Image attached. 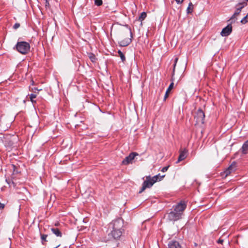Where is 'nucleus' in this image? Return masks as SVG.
I'll use <instances>...</instances> for the list:
<instances>
[{
	"instance_id": "nucleus-1",
	"label": "nucleus",
	"mask_w": 248,
	"mask_h": 248,
	"mask_svg": "<svg viewBox=\"0 0 248 248\" xmlns=\"http://www.w3.org/2000/svg\"><path fill=\"white\" fill-rule=\"evenodd\" d=\"M173 207V211L168 213V219L171 221H175L182 218L183 212L186 207V204L184 201H181Z\"/></svg>"
},
{
	"instance_id": "nucleus-2",
	"label": "nucleus",
	"mask_w": 248,
	"mask_h": 248,
	"mask_svg": "<svg viewBox=\"0 0 248 248\" xmlns=\"http://www.w3.org/2000/svg\"><path fill=\"white\" fill-rule=\"evenodd\" d=\"M22 54H27L30 50V45L25 41H18L15 46L14 49Z\"/></svg>"
},
{
	"instance_id": "nucleus-3",
	"label": "nucleus",
	"mask_w": 248,
	"mask_h": 248,
	"mask_svg": "<svg viewBox=\"0 0 248 248\" xmlns=\"http://www.w3.org/2000/svg\"><path fill=\"white\" fill-rule=\"evenodd\" d=\"M130 35V38H126L118 42V44L121 46H126L129 45L132 42V33L130 28H127L125 30L122 31V35L123 37L126 36Z\"/></svg>"
},
{
	"instance_id": "nucleus-4",
	"label": "nucleus",
	"mask_w": 248,
	"mask_h": 248,
	"mask_svg": "<svg viewBox=\"0 0 248 248\" xmlns=\"http://www.w3.org/2000/svg\"><path fill=\"white\" fill-rule=\"evenodd\" d=\"M205 114L201 108H199L196 113L195 119H196L197 124L201 123L203 124L204 123Z\"/></svg>"
},
{
	"instance_id": "nucleus-5",
	"label": "nucleus",
	"mask_w": 248,
	"mask_h": 248,
	"mask_svg": "<svg viewBox=\"0 0 248 248\" xmlns=\"http://www.w3.org/2000/svg\"><path fill=\"white\" fill-rule=\"evenodd\" d=\"M123 226V220L120 218L114 220L109 224L110 228H112V229H116L119 230H121Z\"/></svg>"
},
{
	"instance_id": "nucleus-6",
	"label": "nucleus",
	"mask_w": 248,
	"mask_h": 248,
	"mask_svg": "<svg viewBox=\"0 0 248 248\" xmlns=\"http://www.w3.org/2000/svg\"><path fill=\"white\" fill-rule=\"evenodd\" d=\"M154 184V183L151 180V177L150 176H147L146 180L143 183L142 187L139 193H142L147 188H150Z\"/></svg>"
},
{
	"instance_id": "nucleus-7",
	"label": "nucleus",
	"mask_w": 248,
	"mask_h": 248,
	"mask_svg": "<svg viewBox=\"0 0 248 248\" xmlns=\"http://www.w3.org/2000/svg\"><path fill=\"white\" fill-rule=\"evenodd\" d=\"M138 155L139 154L136 152L131 153L127 156L125 157V158L123 160L122 164L124 165H127L130 163H132V161L134 159V158Z\"/></svg>"
},
{
	"instance_id": "nucleus-8",
	"label": "nucleus",
	"mask_w": 248,
	"mask_h": 248,
	"mask_svg": "<svg viewBox=\"0 0 248 248\" xmlns=\"http://www.w3.org/2000/svg\"><path fill=\"white\" fill-rule=\"evenodd\" d=\"M230 23L225 28H224L221 32H220V34L222 36H228L232 32V26L231 21H230Z\"/></svg>"
},
{
	"instance_id": "nucleus-9",
	"label": "nucleus",
	"mask_w": 248,
	"mask_h": 248,
	"mask_svg": "<svg viewBox=\"0 0 248 248\" xmlns=\"http://www.w3.org/2000/svg\"><path fill=\"white\" fill-rule=\"evenodd\" d=\"M236 168V163L235 162H233L231 165L224 172L225 176L229 175L232 172L235 170Z\"/></svg>"
},
{
	"instance_id": "nucleus-10",
	"label": "nucleus",
	"mask_w": 248,
	"mask_h": 248,
	"mask_svg": "<svg viewBox=\"0 0 248 248\" xmlns=\"http://www.w3.org/2000/svg\"><path fill=\"white\" fill-rule=\"evenodd\" d=\"M187 152L188 151L186 149H184V150H181L180 151V155H179L176 163H178L180 161L184 160L186 157L187 155Z\"/></svg>"
},
{
	"instance_id": "nucleus-11",
	"label": "nucleus",
	"mask_w": 248,
	"mask_h": 248,
	"mask_svg": "<svg viewBox=\"0 0 248 248\" xmlns=\"http://www.w3.org/2000/svg\"><path fill=\"white\" fill-rule=\"evenodd\" d=\"M122 232L121 230L112 229L111 231V234L114 239H119L122 235Z\"/></svg>"
},
{
	"instance_id": "nucleus-12",
	"label": "nucleus",
	"mask_w": 248,
	"mask_h": 248,
	"mask_svg": "<svg viewBox=\"0 0 248 248\" xmlns=\"http://www.w3.org/2000/svg\"><path fill=\"white\" fill-rule=\"evenodd\" d=\"M169 248H181V246L179 242L176 240H171L168 244Z\"/></svg>"
},
{
	"instance_id": "nucleus-13",
	"label": "nucleus",
	"mask_w": 248,
	"mask_h": 248,
	"mask_svg": "<svg viewBox=\"0 0 248 248\" xmlns=\"http://www.w3.org/2000/svg\"><path fill=\"white\" fill-rule=\"evenodd\" d=\"M248 2V0H243V1L238 3L235 5V9H237L238 10L241 11V10L244 7H245V6H246L247 5Z\"/></svg>"
},
{
	"instance_id": "nucleus-14",
	"label": "nucleus",
	"mask_w": 248,
	"mask_h": 248,
	"mask_svg": "<svg viewBox=\"0 0 248 248\" xmlns=\"http://www.w3.org/2000/svg\"><path fill=\"white\" fill-rule=\"evenodd\" d=\"M241 12V11L236 9L235 12L228 21H231V23H234L237 20V16L240 14Z\"/></svg>"
},
{
	"instance_id": "nucleus-15",
	"label": "nucleus",
	"mask_w": 248,
	"mask_h": 248,
	"mask_svg": "<svg viewBox=\"0 0 248 248\" xmlns=\"http://www.w3.org/2000/svg\"><path fill=\"white\" fill-rule=\"evenodd\" d=\"M241 150L242 154L244 155L248 153V140L243 144Z\"/></svg>"
},
{
	"instance_id": "nucleus-16",
	"label": "nucleus",
	"mask_w": 248,
	"mask_h": 248,
	"mask_svg": "<svg viewBox=\"0 0 248 248\" xmlns=\"http://www.w3.org/2000/svg\"><path fill=\"white\" fill-rule=\"evenodd\" d=\"M174 83L171 82L170 85H169L168 88L167 89L165 96L164 100H165L169 96V94L170 91L173 88Z\"/></svg>"
},
{
	"instance_id": "nucleus-17",
	"label": "nucleus",
	"mask_w": 248,
	"mask_h": 248,
	"mask_svg": "<svg viewBox=\"0 0 248 248\" xmlns=\"http://www.w3.org/2000/svg\"><path fill=\"white\" fill-rule=\"evenodd\" d=\"M52 232L58 237H62V233L57 228H52L51 229Z\"/></svg>"
},
{
	"instance_id": "nucleus-18",
	"label": "nucleus",
	"mask_w": 248,
	"mask_h": 248,
	"mask_svg": "<svg viewBox=\"0 0 248 248\" xmlns=\"http://www.w3.org/2000/svg\"><path fill=\"white\" fill-rule=\"evenodd\" d=\"M47 237V234H41V242L43 245H46V242L47 241L46 240Z\"/></svg>"
},
{
	"instance_id": "nucleus-19",
	"label": "nucleus",
	"mask_w": 248,
	"mask_h": 248,
	"mask_svg": "<svg viewBox=\"0 0 248 248\" xmlns=\"http://www.w3.org/2000/svg\"><path fill=\"white\" fill-rule=\"evenodd\" d=\"M88 57L92 62L95 63L97 60L96 57L94 54L92 53H89L88 54Z\"/></svg>"
},
{
	"instance_id": "nucleus-20",
	"label": "nucleus",
	"mask_w": 248,
	"mask_h": 248,
	"mask_svg": "<svg viewBox=\"0 0 248 248\" xmlns=\"http://www.w3.org/2000/svg\"><path fill=\"white\" fill-rule=\"evenodd\" d=\"M147 16V14L145 12H143L141 13L140 16H139V20L141 22L143 21Z\"/></svg>"
},
{
	"instance_id": "nucleus-21",
	"label": "nucleus",
	"mask_w": 248,
	"mask_h": 248,
	"mask_svg": "<svg viewBox=\"0 0 248 248\" xmlns=\"http://www.w3.org/2000/svg\"><path fill=\"white\" fill-rule=\"evenodd\" d=\"M118 53L121 58L122 61L124 62L125 61V57L123 53L121 50H118Z\"/></svg>"
},
{
	"instance_id": "nucleus-22",
	"label": "nucleus",
	"mask_w": 248,
	"mask_h": 248,
	"mask_svg": "<svg viewBox=\"0 0 248 248\" xmlns=\"http://www.w3.org/2000/svg\"><path fill=\"white\" fill-rule=\"evenodd\" d=\"M193 7V4L192 3V2H190L189 3V5H188V7H187V9H186V11H187V13L188 14L189 13H192V9H191V7Z\"/></svg>"
},
{
	"instance_id": "nucleus-23",
	"label": "nucleus",
	"mask_w": 248,
	"mask_h": 248,
	"mask_svg": "<svg viewBox=\"0 0 248 248\" xmlns=\"http://www.w3.org/2000/svg\"><path fill=\"white\" fill-rule=\"evenodd\" d=\"M240 22L242 24H245L247 23H248V16L246 15L244 18H243Z\"/></svg>"
},
{
	"instance_id": "nucleus-24",
	"label": "nucleus",
	"mask_w": 248,
	"mask_h": 248,
	"mask_svg": "<svg viewBox=\"0 0 248 248\" xmlns=\"http://www.w3.org/2000/svg\"><path fill=\"white\" fill-rule=\"evenodd\" d=\"M94 3L97 6H100L102 4V0H95Z\"/></svg>"
},
{
	"instance_id": "nucleus-25",
	"label": "nucleus",
	"mask_w": 248,
	"mask_h": 248,
	"mask_svg": "<svg viewBox=\"0 0 248 248\" xmlns=\"http://www.w3.org/2000/svg\"><path fill=\"white\" fill-rule=\"evenodd\" d=\"M29 96H30V100H33L34 98H35L36 97L37 94L33 93H31V94H29Z\"/></svg>"
},
{
	"instance_id": "nucleus-26",
	"label": "nucleus",
	"mask_w": 248,
	"mask_h": 248,
	"mask_svg": "<svg viewBox=\"0 0 248 248\" xmlns=\"http://www.w3.org/2000/svg\"><path fill=\"white\" fill-rule=\"evenodd\" d=\"M41 90H41V89H38L37 88H35V87H34V88H32L31 89V91H32L33 93H36V94H37V93H38V92H39V91H41Z\"/></svg>"
},
{
	"instance_id": "nucleus-27",
	"label": "nucleus",
	"mask_w": 248,
	"mask_h": 248,
	"mask_svg": "<svg viewBox=\"0 0 248 248\" xmlns=\"http://www.w3.org/2000/svg\"><path fill=\"white\" fill-rule=\"evenodd\" d=\"M151 180L153 182V183L155 184L157 181H159L157 179V176H154L153 177H151Z\"/></svg>"
},
{
	"instance_id": "nucleus-28",
	"label": "nucleus",
	"mask_w": 248,
	"mask_h": 248,
	"mask_svg": "<svg viewBox=\"0 0 248 248\" xmlns=\"http://www.w3.org/2000/svg\"><path fill=\"white\" fill-rule=\"evenodd\" d=\"M156 176H157V179H158V180L161 181L165 177V175H160V174H158Z\"/></svg>"
},
{
	"instance_id": "nucleus-29",
	"label": "nucleus",
	"mask_w": 248,
	"mask_h": 248,
	"mask_svg": "<svg viewBox=\"0 0 248 248\" xmlns=\"http://www.w3.org/2000/svg\"><path fill=\"white\" fill-rule=\"evenodd\" d=\"M20 25L18 23H16L13 26V28L15 30L18 29L20 27Z\"/></svg>"
},
{
	"instance_id": "nucleus-30",
	"label": "nucleus",
	"mask_w": 248,
	"mask_h": 248,
	"mask_svg": "<svg viewBox=\"0 0 248 248\" xmlns=\"http://www.w3.org/2000/svg\"><path fill=\"white\" fill-rule=\"evenodd\" d=\"M169 168V166H166L165 167H163L162 170H161V171L164 172H166L168 170V168Z\"/></svg>"
},
{
	"instance_id": "nucleus-31",
	"label": "nucleus",
	"mask_w": 248,
	"mask_h": 248,
	"mask_svg": "<svg viewBox=\"0 0 248 248\" xmlns=\"http://www.w3.org/2000/svg\"><path fill=\"white\" fill-rule=\"evenodd\" d=\"M178 58L177 57L175 58L174 63L173 64V68H174V69H175V67H176V63H177V62H178Z\"/></svg>"
},
{
	"instance_id": "nucleus-32",
	"label": "nucleus",
	"mask_w": 248,
	"mask_h": 248,
	"mask_svg": "<svg viewBox=\"0 0 248 248\" xmlns=\"http://www.w3.org/2000/svg\"><path fill=\"white\" fill-rule=\"evenodd\" d=\"M12 167L13 169V171L15 173H18L17 170H16V167L15 165H12Z\"/></svg>"
},
{
	"instance_id": "nucleus-33",
	"label": "nucleus",
	"mask_w": 248,
	"mask_h": 248,
	"mask_svg": "<svg viewBox=\"0 0 248 248\" xmlns=\"http://www.w3.org/2000/svg\"><path fill=\"white\" fill-rule=\"evenodd\" d=\"M5 207V205L3 203H2L0 202V209H3Z\"/></svg>"
},
{
	"instance_id": "nucleus-34",
	"label": "nucleus",
	"mask_w": 248,
	"mask_h": 248,
	"mask_svg": "<svg viewBox=\"0 0 248 248\" xmlns=\"http://www.w3.org/2000/svg\"><path fill=\"white\" fill-rule=\"evenodd\" d=\"M223 241H223V239H219L217 240V243H218V244H223Z\"/></svg>"
},
{
	"instance_id": "nucleus-35",
	"label": "nucleus",
	"mask_w": 248,
	"mask_h": 248,
	"mask_svg": "<svg viewBox=\"0 0 248 248\" xmlns=\"http://www.w3.org/2000/svg\"><path fill=\"white\" fill-rule=\"evenodd\" d=\"M178 4H180L183 2L184 0H175Z\"/></svg>"
},
{
	"instance_id": "nucleus-36",
	"label": "nucleus",
	"mask_w": 248,
	"mask_h": 248,
	"mask_svg": "<svg viewBox=\"0 0 248 248\" xmlns=\"http://www.w3.org/2000/svg\"><path fill=\"white\" fill-rule=\"evenodd\" d=\"M174 74H175V69H174V68H173V70H172V75L171 76H172V77H174Z\"/></svg>"
},
{
	"instance_id": "nucleus-37",
	"label": "nucleus",
	"mask_w": 248,
	"mask_h": 248,
	"mask_svg": "<svg viewBox=\"0 0 248 248\" xmlns=\"http://www.w3.org/2000/svg\"><path fill=\"white\" fill-rule=\"evenodd\" d=\"M31 101L32 102V103L33 104H34V103H36V101L34 100V99L33 100H31Z\"/></svg>"
},
{
	"instance_id": "nucleus-38",
	"label": "nucleus",
	"mask_w": 248,
	"mask_h": 248,
	"mask_svg": "<svg viewBox=\"0 0 248 248\" xmlns=\"http://www.w3.org/2000/svg\"><path fill=\"white\" fill-rule=\"evenodd\" d=\"M174 80V77H172V76H171V82L173 83Z\"/></svg>"
},
{
	"instance_id": "nucleus-39",
	"label": "nucleus",
	"mask_w": 248,
	"mask_h": 248,
	"mask_svg": "<svg viewBox=\"0 0 248 248\" xmlns=\"http://www.w3.org/2000/svg\"><path fill=\"white\" fill-rule=\"evenodd\" d=\"M49 4V2H48V3H46V6H47V5H48Z\"/></svg>"
},
{
	"instance_id": "nucleus-40",
	"label": "nucleus",
	"mask_w": 248,
	"mask_h": 248,
	"mask_svg": "<svg viewBox=\"0 0 248 248\" xmlns=\"http://www.w3.org/2000/svg\"><path fill=\"white\" fill-rule=\"evenodd\" d=\"M46 3H48V0H45Z\"/></svg>"
},
{
	"instance_id": "nucleus-41",
	"label": "nucleus",
	"mask_w": 248,
	"mask_h": 248,
	"mask_svg": "<svg viewBox=\"0 0 248 248\" xmlns=\"http://www.w3.org/2000/svg\"><path fill=\"white\" fill-rule=\"evenodd\" d=\"M59 245L56 246L55 248H57L58 247H59Z\"/></svg>"
},
{
	"instance_id": "nucleus-42",
	"label": "nucleus",
	"mask_w": 248,
	"mask_h": 248,
	"mask_svg": "<svg viewBox=\"0 0 248 248\" xmlns=\"http://www.w3.org/2000/svg\"><path fill=\"white\" fill-rule=\"evenodd\" d=\"M247 16H248V13L247 14Z\"/></svg>"
}]
</instances>
